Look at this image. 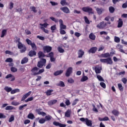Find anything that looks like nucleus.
<instances>
[{
  "mask_svg": "<svg viewBox=\"0 0 127 127\" xmlns=\"http://www.w3.org/2000/svg\"><path fill=\"white\" fill-rule=\"evenodd\" d=\"M60 124H61L60 123L56 121H55L53 122V125L56 127H60Z\"/></svg>",
  "mask_w": 127,
  "mask_h": 127,
  "instance_id": "13d9d810",
  "label": "nucleus"
},
{
  "mask_svg": "<svg viewBox=\"0 0 127 127\" xmlns=\"http://www.w3.org/2000/svg\"><path fill=\"white\" fill-rule=\"evenodd\" d=\"M60 9L63 11L64 13L69 14L70 13V10L67 7H62Z\"/></svg>",
  "mask_w": 127,
  "mask_h": 127,
  "instance_id": "9b49d317",
  "label": "nucleus"
},
{
  "mask_svg": "<svg viewBox=\"0 0 127 127\" xmlns=\"http://www.w3.org/2000/svg\"><path fill=\"white\" fill-rule=\"evenodd\" d=\"M123 20L121 18H119L118 20V27L121 28L123 26Z\"/></svg>",
  "mask_w": 127,
  "mask_h": 127,
  "instance_id": "412c9836",
  "label": "nucleus"
},
{
  "mask_svg": "<svg viewBox=\"0 0 127 127\" xmlns=\"http://www.w3.org/2000/svg\"><path fill=\"white\" fill-rule=\"evenodd\" d=\"M118 88L120 91H124V87L122 86V84L121 83H119L118 84Z\"/></svg>",
  "mask_w": 127,
  "mask_h": 127,
  "instance_id": "4c0bfd02",
  "label": "nucleus"
},
{
  "mask_svg": "<svg viewBox=\"0 0 127 127\" xmlns=\"http://www.w3.org/2000/svg\"><path fill=\"white\" fill-rule=\"evenodd\" d=\"M106 26H107V23H104V21H102L100 24L97 25V26H96V27L97 28H99V29H104L106 27Z\"/></svg>",
  "mask_w": 127,
  "mask_h": 127,
  "instance_id": "1a4fd4ad",
  "label": "nucleus"
},
{
  "mask_svg": "<svg viewBox=\"0 0 127 127\" xmlns=\"http://www.w3.org/2000/svg\"><path fill=\"white\" fill-rule=\"evenodd\" d=\"M84 54H85V52L83 51V50H79L78 52V58H81L82 57H83V56H84Z\"/></svg>",
  "mask_w": 127,
  "mask_h": 127,
  "instance_id": "6ab92c4d",
  "label": "nucleus"
},
{
  "mask_svg": "<svg viewBox=\"0 0 127 127\" xmlns=\"http://www.w3.org/2000/svg\"><path fill=\"white\" fill-rule=\"evenodd\" d=\"M28 62V59L27 58H24L21 61V64H24Z\"/></svg>",
  "mask_w": 127,
  "mask_h": 127,
  "instance_id": "ea45409f",
  "label": "nucleus"
},
{
  "mask_svg": "<svg viewBox=\"0 0 127 127\" xmlns=\"http://www.w3.org/2000/svg\"><path fill=\"white\" fill-rule=\"evenodd\" d=\"M49 24L47 23H45L44 24L40 23V26L43 27L44 28H47Z\"/></svg>",
  "mask_w": 127,
  "mask_h": 127,
  "instance_id": "3c124183",
  "label": "nucleus"
},
{
  "mask_svg": "<svg viewBox=\"0 0 127 127\" xmlns=\"http://www.w3.org/2000/svg\"><path fill=\"white\" fill-rule=\"evenodd\" d=\"M57 29V25H54L51 27V30L52 33H54V31Z\"/></svg>",
  "mask_w": 127,
  "mask_h": 127,
  "instance_id": "f704fd0d",
  "label": "nucleus"
},
{
  "mask_svg": "<svg viewBox=\"0 0 127 127\" xmlns=\"http://www.w3.org/2000/svg\"><path fill=\"white\" fill-rule=\"evenodd\" d=\"M13 5H14V3L12 2H11L9 3V9H12L13 7Z\"/></svg>",
  "mask_w": 127,
  "mask_h": 127,
  "instance_id": "052dcab7",
  "label": "nucleus"
},
{
  "mask_svg": "<svg viewBox=\"0 0 127 127\" xmlns=\"http://www.w3.org/2000/svg\"><path fill=\"white\" fill-rule=\"evenodd\" d=\"M53 92V89H49L48 90H47V91L46 92V94L47 95V96H49L52 95V92Z\"/></svg>",
  "mask_w": 127,
  "mask_h": 127,
  "instance_id": "7c9ffc66",
  "label": "nucleus"
},
{
  "mask_svg": "<svg viewBox=\"0 0 127 127\" xmlns=\"http://www.w3.org/2000/svg\"><path fill=\"white\" fill-rule=\"evenodd\" d=\"M84 21L87 24H90V20L88 19V17L87 16H84Z\"/></svg>",
  "mask_w": 127,
  "mask_h": 127,
  "instance_id": "8fccbe9b",
  "label": "nucleus"
},
{
  "mask_svg": "<svg viewBox=\"0 0 127 127\" xmlns=\"http://www.w3.org/2000/svg\"><path fill=\"white\" fill-rule=\"evenodd\" d=\"M60 33L61 35H65L66 34V32L64 29H60Z\"/></svg>",
  "mask_w": 127,
  "mask_h": 127,
  "instance_id": "5fc2aeb1",
  "label": "nucleus"
},
{
  "mask_svg": "<svg viewBox=\"0 0 127 127\" xmlns=\"http://www.w3.org/2000/svg\"><path fill=\"white\" fill-rule=\"evenodd\" d=\"M89 37L91 40L93 41H94L96 39V36L93 33L90 34V35H89Z\"/></svg>",
  "mask_w": 127,
  "mask_h": 127,
  "instance_id": "a878e982",
  "label": "nucleus"
},
{
  "mask_svg": "<svg viewBox=\"0 0 127 127\" xmlns=\"http://www.w3.org/2000/svg\"><path fill=\"white\" fill-rule=\"evenodd\" d=\"M84 12H88L89 14H93V9L90 7H83L82 8Z\"/></svg>",
  "mask_w": 127,
  "mask_h": 127,
  "instance_id": "39448f33",
  "label": "nucleus"
},
{
  "mask_svg": "<svg viewBox=\"0 0 127 127\" xmlns=\"http://www.w3.org/2000/svg\"><path fill=\"white\" fill-rule=\"evenodd\" d=\"M44 52L49 53L52 50V47L50 46H45L43 48Z\"/></svg>",
  "mask_w": 127,
  "mask_h": 127,
  "instance_id": "dca6fc26",
  "label": "nucleus"
},
{
  "mask_svg": "<svg viewBox=\"0 0 127 127\" xmlns=\"http://www.w3.org/2000/svg\"><path fill=\"white\" fill-rule=\"evenodd\" d=\"M28 118L30 119L31 120H34L35 118V117L32 113H30V114H28Z\"/></svg>",
  "mask_w": 127,
  "mask_h": 127,
  "instance_id": "c756f323",
  "label": "nucleus"
},
{
  "mask_svg": "<svg viewBox=\"0 0 127 127\" xmlns=\"http://www.w3.org/2000/svg\"><path fill=\"white\" fill-rule=\"evenodd\" d=\"M20 103L19 102L17 101H13L12 103H11V105L12 106H19L20 105Z\"/></svg>",
  "mask_w": 127,
  "mask_h": 127,
  "instance_id": "37998d69",
  "label": "nucleus"
},
{
  "mask_svg": "<svg viewBox=\"0 0 127 127\" xmlns=\"http://www.w3.org/2000/svg\"><path fill=\"white\" fill-rule=\"evenodd\" d=\"M18 48H19V49H21L20 50V52L21 53L25 52V51H26V47H25V45H23L21 43L19 42V41H18Z\"/></svg>",
  "mask_w": 127,
  "mask_h": 127,
  "instance_id": "f03ea898",
  "label": "nucleus"
},
{
  "mask_svg": "<svg viewBox=\"0 0 127 127\" xmlns=\"http://www.w3.org/2000/svg\"><path fill=\"white\" fill-rule=\"evenodd\" d=\"M100 61L101 63H106L107 64L112 65L113 64V61H112V58H109L105 59H101Z\"/></svg>",
  "mask_w": 127,
  "mask_h": 127,
  "instance_id": "f257e3e1",
  "label": "nucleus"
},
{
  "mask_svg": "<svg viewBox=\"0 0 127 127\" xmlns=\"http://www.w3.org/2000/svg\"><path fill=\"white\" fill-rule=\"evenodd\" d=\"M58 86H60V87H64L65 86V84H64V83L63 81H61L58 83Z\"/></svg>",
  "mask_w": 127,
  "mask_h": 127,
  "instance_id": "a19ab883",
  "label": "nucleus"
},
{
  "mask_svg": "<svg viewBox=\"0 0 127 127\" xmlns=\"http://www.w3.org/2000/svg\"><path fill=\"white\" fill-rule=\"evenodd\" d=\"M33 99H34L33 97L28 98L27 99L25 100V102L28 103L29 102H31L33 100Z\"/></svg>",
  "mask_w": 127,
  "mask_h": 127,
  "instance_id": "58836bf2",
  "label": "nucleus"
},
{
  "mask_svg": "<svg viewBox=\"0 0 127 127\" xmlns=\"http://www.w3.org/2000/svg\"><path fill=\"white\" fill-rule=\"evenodd\" d=\"M41 28V29H42L43 31H44V32L46 33H49V31L47 29H45V28H44L43 27H40Z\"/></svg>",
  "mask_w": 127,
  "mask_h": 127,
  "instance_id": "0e129e2a",
  "label": "nucleus"
},
{
  "mask_svg": "<svg viewBox=\"0 0 127 127\" xmlns=\"http://www.w3.org/2000/svg\"><path fill=\"white\" fill-rule=\"evenodd\" d=\"M58 50L60 53H63L64 52V50L61 47H58Z\"/></svg>",
  "mask_w": 127,
  "mask_h": 127,
  "instance_id": "c03bdc74",
  "label": "nucleus"
},
{
  "mask_svg": "<svg viewBox=\"0 0 127 127\" xmlns=\"http://www.w3.org/2000/svg\"><path fill=\"white\" fill-rule=\"evenodd\" d=\"M64 71L63 70H58L56 72H55V73H54V75L55 76H59L60 75H61V74H62L63 73Z\"/></svg>",
  "mask_w": 127,
  "mask_h": 127,
  "instance_id": "4be33fe9",
  "label": "nucleus"
},
{
  "mask_svg": "<svg viewBox=\"0 0 127 127\" xmlns=\"http://www.w3.org/2000/svg\"><path fill=\"white\" fill-rule=\"evenodd\" d=\"M17 71V68L15 67H11V71H12V72H16Z\"/></svg>",
  "mask_w": 127,
  "mask_h": 127,
  "instance_id": "6e6d98bb",
  "label": "nucleus"
},
{
  "mask_svg": "<svg viewBox=\"0 0 127 127\" xmlns=\"http://www.w3.org/2000/svg\"><path fill=\"white\" fill-rule=\"evenodd\" d=\"M42 110L41 109H36V112L38 114L40 115H42L43 116H45L46 115V114L45 112H41L40 111H42Z\"/></svg>",
  "mask_w": 127,
  "mask_h": 127,
  "instance_id": "a211bd4d",
  "label": "nucleus"
},
{
  "mask_svg": "<svg viewBox=\"0 0 127 127\" xmlns=\"http://www.w3.org/2000/svg\"><path fill=\"white\" fill-rule=\"evenodd\" d=\"M46 60L44 59H42L37 64V67L39 68H42L43 66L46 64Z\"/></svg>",
  "mask_w": 127,
  "mask_h": 127,
  "instance_id": "20e7f679",
  "label": "nucleus"
},
{
  "mask_svg": "<svg viewBox=\"0 0 127 127\" xmlns=\"http://www.w3.org/2000/svg\"><path fill=\"white\" fill-rule=\"evenodd\" d=\"M100 85L103 88L105 89L106 87V84L104 82H101L100 83Z\"/></svg>",
  "mask_w": 127,
  "mask_h": 127,
  "instance_id": "774afa93",
  "label": "nucleus"
},
{
  "mask_svg": "<svg viewBox=\"0 0 127 127\" xmlns=\"http://www.w3.org/2000/svg\"><path fill=\"white\" fill-rule=\"evenodd\" d=\"M27 106V104H24V105H21V106H19V110H23V108L24 107H26Z\"/></svg>",
  "mask_w": 127,
  "mask_h": 127,
  "instance_id": "680f3d73",
  "label": "nucleus"
},
{
  "mask_svg": "<svg viewBox=\"0 0 127 127\" xmlns=\"http://www.w3.org/2000/svg\"><path fill=\"white\" fill-rule=\"evenodd\" d=\"M110 56H111V55L109 54V53H105L104 54H102L100 56V58H107L110 57Z\"/></svg>",
  "mask_w": 127,
  "mask_h": 127,
  "instance_id": "b1692460",
  "label": "nucleus"
},
{
  "mask_svg": "<svg viewBox=\"0 0 127 127\" xmlns=\"http://www.w3.org/2000/svg\"><path fill=\"white\" fill-rule=\"evenodd\" d=\"M86 125L88 127H92V121L89 120L88 118H86Z\"/></svg>",
  "mask_w": 127,
  "mask_h": 127,
  "instance_id": "f3484780",
  "label": "nucleus"
},
{
  "mask_svg": "<svg viewBox=\"0 0 127 127\" xmlns=\"http://www.w3.org/2000/svg\"><path fill=\"white\" fill-rule=\"evenodd\" d=\"M38 56H39V58L45 57L44 54L41 51L39 52V53H38Z\"/></svg>",
  "mask_w": 127,
  "mask_h": 127,
  "instance_id": "c85d7f7f",
  "label": "nucleus"
},
{
  "mask_svg": "<svg viewBox=\"0 0 127 127\" xmlns=\"http://www.w3.org/2000/svg\"><path fill=\"white\" fill-rule=\"evenodd\" d=\"M109 12L111 13H113L115 11V8H114V7H113L111 6V7H109Z\"/></svg>",
  "mask_w": 127,
  "mask_h": 127,
  "instance_id": "473e14b6",
  "label": "nucleus"
},
{
  "mask_svg": "<svg viewBox=\"0 0 127 127\" xmlns=\"http://www.w3.org/2000/svg\"><path fill=\"white\" fill-rule=\"evenodd\" d=\"M97 79H99V81H104V79L103 78V77L100 76V75H97Z\"/></svg>",
  "mask_w": 127,
  "mask_h": 127,
  "instance_id": "bf43d9fd",
  "label": "nucleus"
},
{
  "mask_svg": "<svg viewBox=\"0 0 127 127\" xmlns=\"http://www.w3.org/2000/svg\"><path fill=\"white\" fill-rule=\"evenodd\" d=\"M57 102H58L57 100H52L48 102V105L53 106V105L56 104Z\"/></svg>",
  "mask_w": 127,
  "mask_h": 127,
  "instance_id": "aec40b11",
  "label": "nucleus"
},
{
  "mask_svg": "<svg viewBox=\"0 0 127 127\" xmlns=\"http://www.w3.org/2000/svg\"><path fill=\"white\" fill-rule=\"evenodd\" d=\"M28 55L31 57H33L34 56L36 55V52L35 51L31 50L29 52Z\"/></svg>",
  "mask_w": 127,
  "mask_h": 127,
  "instance_id": "5701e85b",
  "label": "nucleus"
},
{
  "mask_svg": "<svg viewBox=\"0 0 127 127\" xmlns=\"http://www.w3.org/2000/svg\"><path fill=\"white\" fill-rule=\"evenodd\" d=\"M6 30H3L1 32V35L0 36L1 38H3L6 34Z\"/></svg>",
  "mask_w": 127,
  "mask_h": 127,
  "instance_id": "72a5a7b5",
  "label": "nucleus"
},
{
  "mask_svg": "<svg viewBox=\"0 0 127 127\" xmlns=\"http://www.w3.org/2000/svg\"><path fill=\"white\" fill-rule=\"evenodd\" d=\"M112 113L115 116V117H118L120 113L118 111L116 110H114L112 111Z\"/></svg>",
  "mask_w": 127,
  "mask_h": 127,
  "instance_id": "393cba45",
  "label": "nucleus"
},
{
  "mask_svg": "<svg viewBox=\"0 0 127 127\" xmlns=\"http://www.w3.org/2000/svg\"><path fill=\"white\" fill-rule=\"evenodd\" d=\"M104 11L105 9L103 8H96V12L98 15H101Z\"/></svg>",
  "mask_w": 127,
  "mask_h": 127,
  "instance_id": "2eb2a0df",
  "label": "nucleus"
},
{
  "mask_svg": "<svg viewBox=\"0 0 127 127\" xmlns=\"http://www.w3.org/2000/svg\"><path fill=\"white\" fill-rule=\"evenodd\" d=\"M59 22L60 23V29H66V26L64 24V22L62 19H60Z\"/></svg>",
  "mask_w": 127,
  "mask_h": 127,
  "instance_id": "0eeeda50",
  "label": "nucleus"
},
{
  "mask_svg": "<svg viewBox=\"0 0 127 127\" xmlns=\"http://www.w3.org/2000/svg\"><path fill=\"white\" fill-rule=\"evenodd\" d=\"M39 70V68L37 66L34 67L31 70V75L33 76L38 75V71Z\"/></svg>",
  "mask_w": 127,
  "mask_h": 127,
  "instance_id": "7ed1b4c3",
  "label": "nucleus"
},
{
  "mask_svg": "<svg viewBox=\"0 0 127 127\" xmlns=\"http://www.w3.org/2000/svg\"><path fill=\"white\" fill-rule=\"evenodd\" d=\"M50 19L54 22L58 23L59 22V19L55 18L54 17H50Z\"/></svg>",
  "mask_w": 127,
  "mask_h": 127,
  "instance_id": "79ce46f5",
  "label": "nucleus"
},
{
  "mask_svg": "<svg viewBox=\"0 0 127 127\" xmlns=\"http://www.w3.org/2000/svg\"><path fill=\"white\" fill-rule=\"evenodd\" d=\"M4 90L7 93L11 92L12 89L11 87L5 86L4 88Z\"/></svg>",
  "mask_w": 127,
  "mask_h": 127,
  "instance_id": "bb28decb",
  "label": "nucleus"
},
{
  "mask_svg": "<svg viewBox=\"0 0 127 127\" xmlns=\"http://www.w3.org/2000/svg\"><path fill=\"white\" fill-rule=\"evenodd\" d=\"M20 92V89H12L11 91V94H14L16 93H18Z\"/></svg>",
  "mask_w": 127,
  "mask_h": 127,
  "instance_id": "cd10ccee",
  "label": "nucleus"
},
{
  "mask_svg": "<svg viewBox=\"0 0 127 127\" xmlns=\"http://www.w3.org/2000/svg\"><path fill=\"white\" fill-rule=\"evenodd\" d=\"M14 116L13 115H11V117H10V118L9 119L8 122L9 123H11L14 120Z\"/></svg>",
  "mask_w": 127,
  "mask_h": 127,
  "instance_id": "603ef678",
  "label": "nucleus"
},
{
  "mask_svg": "<svg viewBox=\"0 0 127 127\" xmlns=\"http://www.w3.org/2000/svg\"><path fill=\"white\" fill-rule=\"evenodd\" d=\"M5 110H11L14 109V107L11 106H8L5 107Z\"/></svg>",
  "mask_w": 127,
  "mask_h": 127,
  "instance_id": "de8ad7c7",
  "label": "nucleus"
},
{
  "mask_svg": "<svg viewBox=\"0 0 127 127\" xmlns=\"http://www.w3.org/2000/svg\"><path fill=\"white\" fill-rule=\"evenodd\" d=\"M61 4L63 5L64 6L65 5H66L67 3L66 2L65 0H61Z\"/></svg>",
  "mask_w": 127,
  "mask_h": 127,
  "instance_id": "4d7b16f0",
  "label": "nucleus"
},
{
  "mask_svg": "<svg viewBox=\"0 0 127 127\" xmlns=\"http://www.w3.org/2000/svg\"><path fill=\"white\" fill-rule=\"evenodd\" d=\"M117 48L119 50V51L120 52L124 53L126 55L127 54V53H125V51L123 50V45H121L120 44H118L117 46Z\"/></svg>",
  "mask_w": 127,
  "mask_h": 127,
  "instance_id": "f8f14e48",
  "label": "nucleus"
},
{
  "mask_svg": "<svg viewBox=\"0 0 127 127\" xmlns=\"http://www.w3.org/2000/svg\"><path fill=\"white\" fill-rule=\"evenodd\" d=\"M31 94H32V91H29L28 93L24 94L22 97L21 98V101H23L24 100H25V99H26V98L29 97Z\"/></svg>",
  "mask_w": 127,
  "mask_h": 127,
  "instance_id": "6e6552de",
  "label": "nucleus"
},
{
  "mask_svg": "<svg viewBox=\"0 0 127 127\" xmlns=\"http://www.w3.org/2000/svg\"><path fill=\"white\" fill-rule=\"evenodd\" d=\"M122 7L123 8H127V1L125 3H123L122 4Z\"/></svg>",
  "mask_w": 127,
  "mask_h": 127,
  "instance_id": "e2e57ef3",
  "label": "nucleus"
},
{
  "mask_svg": "<svg viewBox=\"0 0 127 127\" xmlns=\"http://www.w3.org/2000/svg\"><path fill=\"white\" fill-rule=\"evenodd\" d=\"M73 68L72 67H69L67 68V69L66 70L65 75L66 77H69L71 74L72 73Z\"/></svg>",
  "mask_w": 127,
  "mask_h": 127,
  "instance_id": "423d86ee",
  "label": "nucleus"
},
{
  "mask_svg": "<svg viewBox=\"0 0 127 127\" xmlns=\"http://www.w3.org/2000/svg\"><path fill=\"white\" fill-rule=\"evenodd\" d=\"M67 82L69 83H73L74 81L72 78H70L67 80Z\"/></svg>",
  "mask_w": 127,
  "mask_h": 127,
  "instance_id": "69168bd1",
  "label": "nucleus"
},
{
  "mask_svg": "<svg viewBox=\"0 0 127 127\" xmlns=\"http://www.w3.org/2000/svg\"><path fill=\"white\" fill-rule=\"evenodd\" d=\"M13 62V59L12 58H7L5 62L11 63Z\"/></svg>",
  "mask_w": 127,
  "mask_h": 127,
  "instance_id": "864d4df0",
  "label": "nucleus"
},
{
  "mask_svg": "<svg viewBox=\"0 0 127 127\" xmlns=\"http://www.w3.org/2000/svg\"><path fill=\"white\" fill-rule=\"evenodd\" d=\"M114 41L116 43H119L120 42V38L119 37L115 36Z\"/></svg>",
  "mask_w": 127,
  "mask_h": 127,
  "instance_id": "a18cd8bd",
  "label": "nucleus"
},
{
  "mask_svg": "<svg viewBox=\"0 0 127 127\" xmlns=\"http://www.w3.org/2000/svg\"><path fill=\"white\" fill-rule=\"evenodd\" d=\"M88 79V77L87 76L84 75L83 76H82V77L81 78L80 81L81 82H84L86 81V80H87Z\"/></svg>",
  "mask_w": 127,
  "mask_h": 127,
  "instance_id": "2f4dec72",
  "label": "nucleus"
},
{
  "mask_svg": "<svg viewBox=\"0 0 127 127\" xmlns=\"http://www.w3.org/2000/svg\"><path fill=\"white\" fill-rule=\"evenodd\" d=\"M50 3L52 4V6H57L58 5V3L57 2H55L52 1H51Z\"/></svg>",
  "mask_w": 127,
  "mask_h": 127,
  "instance_id": "338daca9",
  "label": "nucleus"
},
{
  "mask_svg": "<svg viewBox=\"0 0 127 127\" xmlns=\"http://www.w3.org/2000/svg\"><path fill=\"white\" fill-rule=\"evenodd\" d=\"M32 50H37V46L34 42L31 45Z\"/></svg>",
  "mask_w": 127,
  "mask_h": 127,
  "instance_id": "e433bc0d",
  "label": "nucleus"
},
{
  "mask_svg": "<svg viewBox=\"0 0 127 127\" xmlns=\"http://www.w3.org/2000/svg\"><path fill=\"white\" fill-rule=\"evenodd\" d=\"M38 121H39L40 124H44L46 122V120L44 118H41L40 119V117H37L35 119V122H37Z\"/></svg>",
  "mask_w": 127,
  "mask_h": 127,
  "instance_id": "9d476101",
  "label": "nucleus"
},
{
  "mask_svg": "<svg viewBox=\"0 0 127 127\" xmlns=\"http://www.w3.org/2000/svg\"><path fill=\"white\" fill-rule=\"evenodd\" d=\"M102 69V68L101 66H95V73H96V74L101 73Z\"/></svg>",
  "mask_w": 127,
  "mask_h": 127,
  "instance_id": "4468645a",
  "label": "nucleus"
},
{
  "mask_svg": "<svg viewBox=\"0 0 127 127\" xmlns=\"http://www.w3.org/2000/svg\"><path fill=\"white\" fill-rule=\"evenodd\" d=\"M26 42L28 45L31 46V45L33 44V43L32 42L31 40H30L28 38L26 39Z\"/></svg>",
  "mask_w": 127,
  "mask_h": 127,
  "instance_id": "49530a36",
  "label": "nucleus"
},
{
  "mask_svg": "<svg viewBox=\"0 0 127 127\" xmlns=\"http://www.w3.org/2000/svg\"><path fill=\"white\" fill-rule=\"evenodd\" d=\"M52 118V117L51 116H50V115H48L46 116L45 120H46V121H50L51 120Z\"/></svg>",
  "mask_w": 127,
  "mask_h": 127,
  "instance_id": "09e8293b",
  "label": "nucleus"
},
{
  "mask_svg": "<svg viewBox=\"0 0 127 127\" xmlns=\"http://www.w3.org/2000/svg\"><path fill=\"white\" fill-rule=\"evenodd\" d=\"M64 116L66 118H69L70 117V112L69 110H67V111L65 113Z\"/></svg>",
  "mask_w": 127,
  "mask_h": 127,
  "instance_id": "c9c22d12",
  "label": "nucleus"
},
{
  "mask_svg": "<svg viewBox=\"0 0 127 127\" xmlns=\"http://www.w3.org/2000/svg\"><path fill=\"white\" fill-rule=\"evenodd\" d=\"M97 50V48L96 47H93L89 49V50H88V53L94 54L96 53Z\"/></svg>",
  "mask_w": 127,
  "mask_h": 127,
  "instance_id": "ddd939ff",
  "label": "nucleus"
}]
</instances>
